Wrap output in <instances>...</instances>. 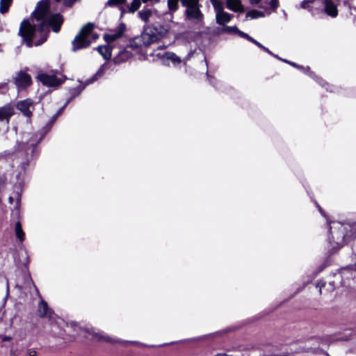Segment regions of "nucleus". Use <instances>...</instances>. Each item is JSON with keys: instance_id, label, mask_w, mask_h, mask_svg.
Segmentation results:
<instances>
[{"instance_id": "10", "label": "nucleus", "mask_w": 356, "mask_h": 356, "mask_svg": "<svg viewBox=\"0 0 356 356\" xmlns=\"http://www.w3.org/2000/svg\"><path fill=\"white\" fill-rule=\"evenodd\" d=\"M38 314L40 318H46L51 320L53 318L54 312L48 307L47 303L44 300H41L38 305Z\"/></svg>"}, {"instance_id": "12", "label": "nucleus", "mask_w": 356, "mask_h": 356, "mask_svg": "<svg viewBox=\"0 0 356 356\" xmlns=\"http://www.w3.org/2000/svg\"><path fill=\"white\" fill-rule=\"evenodd\" d=\"M134 56L136 55L134 54V51H132L130 48H129V45H127L123 50L118 53L114 59L115 63L124 62Z\"/></svg>"}, {"instance_id": "13", "label": "nucleus", "mask_w": 356, "mask_h": 356, "mask_svg": "<svg viewBox=\"0 0 356 356\" xmlns=\"http://www.w3.org/2000/svg\"><path fill=\"white\" fill-rule=\"evenodd\" d=\"M325 13L332 17H335L338 15V10L336 3L334 0H324Z\"/></svg>"}, {"instance_id": "1", "label": "nucleus", "mask_w": 356, "mask_h": 356, "mask_svg": "<svg viewBox=\"0 0 356 356\" xmlns=\"http://www.w3.org/2000/svg\"><path fill=\"white\" fill-rule=\"evenodd\" d=\"M31 20L33 25L24 20L19 29V33L29 47L42 44L47 39L49 27L58 33L63 22L60 14L51 12L48 0H42L38 3Z\"/></svg>"}, {"instance_id": "19", "label": "nucleus", "mask_w": 356, "mask_h": 356, "mask_svg": "<svg viewBox=\"0 0 356 356\" xmlns=\"http://www.w3.org/2000/svg\"><path fill=\"white\" fill-rule=\"evenodd\" d=\"M112 47L108 44L106 46H99L97 48L98 52L103 56L106 60H108L111 57Z\"/></svg>"}, {"instance_id": "20", "label": "nucleus", "mask_w": 356, "mask_h": 356, "mask_svg": "<svg viewBox=\"0 0 356 356\" xmlns=\"http://www.w3.org/2000/svg\"><path fill=\"white\" fill-rule=\"evenodd\" d=\"M15 196H16V201H15V206L11 211V216L13 218L18 219L20 216L19 206H20L21 196L18 193H17L15 194Z\"/></svg>"}, {"instance_id": "5", "label": "nucleus", "mask_w": 356, "mask_h": 356, "mask_svg": "<svg viewBox=\"0 0 356 356\" xmlns=\"http://www.w3.org/2000/svg\"><path fill=\"white\" fill-rule=\"evenodd\" d=\"M168 28L165 25L150 24L144 27L141 36L149 46L166 36Z\"/></svg>"}, {"instance_id": "24", "label": "nucleus", "mask_w": 356, "mask_h": 356, "mask_svg": "<svg viewBox=\"0 0 356 356\" xmlns=\"http://www.w3.org/2000/svg\"><path fill=\"white\" fill-rule=\"evenodd\" d=\"M106 67H107V66H106V64L102 65V67L97 71V72L94 76V77L92 79H89V80L87 81V84H90V83H92L93 81L97 80L98 79V77L102 76L104 72V71L106 70Z\"/></svg>"}, {"instance_id": "38", "label": "nucleus", "mask_w": 356, "mask_h": 356, "mask_svg": "<svg viewBox=\"0 0 356 356\" xmlns=\"http://www.w3.org/2000/svg\"><path fill=\"white\" fill-rule=\"evenodd\" d=\"M28 164H29L28 161H25L22 162L21 163V168H22V169L24 170L26 169V166L28 165Z\"/></svg>"}, {"instance_id": "7", "label": "nucleus", "mask_w": 356, "mask_h": 356, "mask_svg": "<svg viewBox=\"0 0 356 356\" xmlns=\"http://www.w3.org/2000/svg\"><path fill=\"white\" fill-rule=\"evenodd\" d=\"M37 78L44 86L48 87H58L64 81L63 77H58L52 73H40Z\"/></svg>"}, {"instance_id": "37", "label": "nucleus", "mask_w": 356, "mask_h": 356, "mask_svg": "<svg viewBox=\"0 0 356 356\" xmlns=\"http://www.w3.org/2000/svg\"><path fill=\"white\" fill-rule=\"evenodd\" d=\"M263 50H264L265 51H266L267 53H268L270 55H273V56H275V58H278V59H281L277 55H275L271 51H270L268 48L265 47L264 48H262Z\"/></svg>"}, {"instance_id": "31", "label": "nucleus", "mask_w": 356, "mask_h": 356, "mask_svg": "<svg viewBox=\"0 0 356 356\" xmlns=\"http://www.w3.org/2000/svg\"><path fill=\"white\" fill-rule=\"evenodd\" d=\"M314 0H304L301 3V8L303 9L309 8V5L313 3Z\"/></svg>"}, {"instance_id": "42", "label": "nucleus", "mask_w": 356, "mask_h": 356, "mask_svg": "<svg viewBox=\"0 0 356 356\" xmlns=\"http://www.w3.org/2000/svg\"><path fill=\"white\" fill-rule=\"evenodd\" d=\"M10 339H11V338H10V337H4L3 338V341H10Z\"/></svg>"}, {"instance_id": "50", "label": "nucleus", "mask_w": 356, "mask_h": 356, "mask_svg": "<svg viewBox=\"0 0 356 356\" xmlns=\"http://www.w3.org/2000/svg\"><path fill=\"white\" fill-rule=\"evenodd\" d=\"M60 0H56V1H59Z\"/></svg>"}, {"instance_id": "34", "label": "nucleus", "mask_w": 356, "mask_h": 356, "mask_svg": "<svg viewBox=\"0 0 356 356\" xmlns=\"http://www.w3.org/2000/svg\"><path fill=\"white\" fill-rule=\"evenodd\" d=\"M26 355L27 356H36L37 355V351L34 348H30L26 350Z\"/></svg>"}, {"instance_id": "41", "label": "nucleus", "mask_w": 356, "mask_h": 356, "mask_svg": "<svg viewBox=\"0 0 356 356\" xmlns=\"http://www.w3.org/2000/svg\"><path fill=\"white\" fill-rule=\"evenodd\" d=\"M250 1L252 4H257L260 1V0H250Z\"/></svg>"}, {"instance_id": "2", "label": "nucleus", "mask_w": 356, "mask_h": 356, "mask_svg": "<svg viewBox=\"0 0 356 356\" xmlns=\"http://www.w3.org/2000/svg\"><path fill=\"white\" fill-rule=\"evenodd\" d=\"M353 225L350 222L332 221L330 224L329 243L332 249L338 250L346 243V238L353 235Z\"/></svg>"}, {"instance_id": "48", "label": "nucleus", "mask_w": 356, "mask_h": 356, "mask_svg": "<svg viewBox=\"0 0 356 356\" xmlns=\"http://www.w3.org/2000/svg\"><path fill=\"white\" fill-rule=\"evenodd\" d=\"M35 290H36L37 293L39 294L38 289L37 288H35Z\"/></svg>"}, {"instance_id": "16", "label": "nucleus", "mask_w": 356, "mask_h": 356, "mask_svg": "<svg viewBox=\"0 0 356 356\" xmlns=\"http://www.w3.org/2000/svg\"><path fill=\"white\" fill-rule=\"evenodd\" d=\"M233 17V15L225 12L221 11L220 13L216 15V23L219 25H225V24L229 22Z\"/></svg>"}, {"instance_id": "9", "label": "nucleus", "mask_w": 356, "mask_h": 356, "mask_svg": "<svg viewBox=\"0 0 356 356\" xmlns=\"http://www.w3.org/2000/svg\"><path fill=\"white\" fill-rule=\"evenodd\" d=\"M125 26L124 24L119 25L115 29L111 30L104 35L105 41L111 45L112 42L121 38L124 33Z\"/></svg>"}, {"instance_id": "27", "label": "nucleus", "mask_w": 356, "mask_h": 356, "mask_svg": "<svg viewBox=\"0 0 356 356\" xmlns=\"http://www.w3.org/2000/svg\"><path fill=\"white\" fill-rule=\"evenodd\" d=\"M126 0H108L105 6L106 7H114L122 4H124Z\"/></svg>"}, {"instance_id": "47", "label": "nucleus", "mask_w": 356, "mask_h": 356, "mask_svg": "<svg viewBox=\"0 0 356 356\" xmlns=\"http://www.w3.org/2000/svg\"><path fill=\"white\" fill-rule=\"evenodd\" d=\"M319 211H321V213H323V212L321 208H319Z\"/></svg>"}, {"instance_id": "40", "label": "nucleus", "mask_w": 356, "mask_h": 356, "mask_svg": "<svg viewBox=\"0 0 356 356\" xmlns=\"http://www.w3.org/2000/svg\"><path fill=\"white\" fill-rule=\"evenodd\" d=\"M15 198L16 199V196L15 195V197H13V196L9 197V198H8L9 203L12 204L13 203V202H14V199Z\"/></svg>"}, {"instance_id": "45", "label": "nucleus", "mask_w": 356, "mask_h": 356, "mask_svg": "<svg viewBox=\"0 0 356 356\" xmlns=\"http://www.w3.org/2000/svg\"><path fill=\"white\" fill-rule=\"evenodd\" d=\"M127 343H136V341H127Z\"/></svg>"}, {"instance_id": "49", "label": "nucleus", "mask_w": 356, "mask_h": 356, "mask_svg": "<svg viewBox=\"0 0 356 356\" xmlns=\"http://www.w3.org/2000/svg\"><path fill=\"white\" fill-rule=\"evenodd\" d=\"M209 82H211V83H213V82H212V79H209Z\"/></svg>"}, {"instance_id": "22", "label": "nucleus", "mask_w": 356, "mask_h": 356, "mask_svg": "<svg viewBox=\"0 0 356 356\" xmlns=\"http://www.w3.org/2000/svg\"><path fill=\"white\" fill-rule=\"evenodd\" d=\"M264 17H265V12L257 10H252L246 13V17L252 19Z\"/></svg>"}, {"instance_id": "26", "label": "nucleus", "mask_w": 356, "mask_h": 356, "mask_svg": "<svg viewBox=\"0 0 356 356\" xmlns=\"http://www.w3.org/2000/svg\"><path fill=\"white\" fill-rule=\"evenodd\" d=\"M141 0H133L129 6V10L130 13H134L136 11L140 6Z\"/></svg>"}, {"instance_id": "30", "label": "nucleus", "mask_w": 356, "mask_h": 356, "mask_svg": "<svg viewBox=\"0 0 356 356\" xmlns=\"http://www.w3.org/2000/svg\"><path fill=\"white\" fill-rule=\"evenodd\" d=\"M13 152L10 150L5 151L3 153L0 154V159L1 158L10 159L13 156Z\"/></svg>"}, {"instance_id": "46", "label": "nucleus", "mask_w": 356, "mask_h": 356, "mask_svg": "<svg viewBox=\"0 0 356 356\" xmlns=\"http://www.w3.org/2000/svg\"><path fill=\"white\" fill-rule=\"evenodd\" d=\"M8 290H9V286H8V283H7V292H8Z\"/></svg>"}, {"instance_id": "15", "label": "nucleus", "mask_w": 356, "mask_h": 356, "mask_svg": "<svg viewBox=\"0 0 356 356\" xmlns=\"http://www.w3.org/2000/svg\"><path fill=\"white\" fill-rule=\"evenodd\" d=\"M154 55L159 58L162 59H166L168 60H171L174 65H177L181 63V59L173 52L165 51L163 53H154Z\"/></svg>"}, {"instance_id": "18", "label": "nucleus", "mask_w": 356, "mask_h": 356, "mask_svg": "<svg viewBox=\"0 0 356 356\" xmlns=\"http://www.w3.org/2000/svg\"><path fill=\"white\" fill-rule=\"evenodd\" d=\"M227 7L234 12L244 11L241 2L239 0H227Z\"/></svg>"}, {"instance_id": "25", "label": "nucleus", "mask_w": 356, "mask_h": 356, "mask_svg": "<svg viewBox=\"0 0 356 356\" xmlns=\"http://www.w3.org/2000/svg\"><path fill=\"white\" fill-rule=\"evenodd\" d=\"M211 4L216 12V15L224 10L222 3L218 0H211Z\"/></svg>"}, {"instance_id": "4", "label": "nucleus", "mask_w": 356, "mask_h": 356, "mask_svg": "<svg viewBox=\"0 0 356 356\" xmlns=\"http://www.w3.org/2000/svg\"><path fill=\"white\" fill-rule=\"evenodd\" d=\"M183 6L186 7L185 15L187 21L200 26L204 22V15L200 10L199 0H183Z\"/></svg>"}, {"instance_id": "36", "label": "nucleus", "mask_w": 356, "mask_h": 356, "mask_svg": "<svg viewBox=\"0 0 356 356\" xmlns=\"http://www.w3.org/2000/svg\"><path fill=\"white\" fill-rule=\"evenodd\" d=\"M282 60L284 62L290 64L291 65H292V66H293V67H297V68H298V69H302V67L298 66L296 63H293V62H290V61H289V60H284V59H282Z\"/></svg>"}, {"instance_id": "35", "label": "nucleus", "mask_w": 356, "mask_h": 356, "mask_svg": "<svg viewBox=\"0 0 356 356\" xmlns=\"http://www.w3.org/2000/svg\"><path fill=\"white\" fill-rule=\"evenodd\" d=\"M250 42L254 43V44H256L258 47H259L261 49L264 48V45H262L260 42H259L256 40H254L253 38H250Z\"/></svg>"}, {"instance_id": "17", "label": "nucleus", "mask_w": 356, "mask_h": 356, "mask_svg": "<svg viewBox=\"0 0 356 356\" xmlns=\"http://www.w3.org/2000/svg\"><path fill=\"white\" fill-rule=\"evenodd\" d=\"M13 114L14 108L11 106L0 107V120H8Z\"/></svg>"}, {"instance_id": "14", "label": "nucleus", "mask_w": 356, "mask_h": 356, "mask_svg": "<svg viewBox=\"0 0 356 356\" xmlns=\"http://www.w3.org/2000/svg\"><path fill=\"white\" fill-rule=\"evenodd\" d=\"M158 12L156 10L150 8H145L138 13V17L144 22L147 23L154 15H156Z\"/></svg>"}, {"instance_id": "11", "label": "nucleus", "mask_w": 356, "mask_h": 356, "mask_svg": "<svg viewBox=\"0 0 356 356\" xmlns=\"http://www.w3.org/2000/svg\"><path fill=\"white\" fill-rule=\"evenodd\" d=\"M15 84L20 89L26 88L31 84V78L28 74L20 72L15 79Z\"/></svg>"}, {"instance_id": "23", "label": "nucleus", "mask_w": 356, "mask_h": 356, "mask_svg": "<svg viewBox=\"0 0 356 356\" xmlns=\"http://www.w3.org/2000/svg\"><path fill=\"white\" fill-rule=\"evenodd\" d=\"M12 1H13V0H1L0 1V13L2 14L6 13L8 10Z\"/></svg>"}, {"instance_id": "32", "label": "nucleus", "mask_w": 356, "mask_h": 356, "mask_svg": "<svg viewBox=\"0 0 356 356\" xmlns=\"http://www.w3.org/2000/svg\"><path fill=\"white\" fill-rule=\"evenodd\" d=\"M236 34H238L239 36H241V37H242L243 38L247 39L249 41H250V38H252L251 36H250L247 33L240 31L239 29H238V31H237Z\"/></svg>"}, {"instance_id": "21", "label": "nucleus", "mask_w": 356, "mask_h": 356, "mask_svg": "<svg viewBox=\"0 0 356 356\" xmlns=\"http://www.w3.org/2000/svg\"><path fill=\"white\" fill-rule=\"evenodd\" d=\"M15 232L16 237L20 241L21 243L23 242L25 238V234L22 228V225L19 221L15 222Z\"/></svg>"}, {"instance_id": "29", "label": "nucleus", "mask_w": 356, "mask_h": 356, "mask_svg": "<svg viewBox=\"0 0 356 356\" xmlns=\"http://www.w3.org/2000/svg\"><path fill=\"white\" fill-rule=\"evenodd\" d=\"M223 31L225 33H236L238 31V29L236 26H225L223 28Z\"/></svg>"}, {"instance_id": "6", "label": "nucleus", "mask_w": 356, "mask_h": 356, "mask_svg": "<svg viewBox=\"0 0 356 356\" xmlns=\"http://www.w3.org/2000/svg\"><path fill=\"white\" fill-rule=\"evenodd\" d=\"M128 45L129 48L134 51V54L138 56L139 58L144 56L146 49L149 47L141 35L131 39Z\"/></svg>"}, {"instance_id": "8", "label": "nucleus", "mask_w": 356, "mask_h": 356, "mask_svg": "<svg viewBox=\"0 0 356 356\" xmlns=\"http://www.w3.org/2000/svg\"><path fill=\"white\" fill-rule=\"evenodd\" d=\"M17 109L26 118H31L35 110L33 101L30 99L20 100L16 103Z\"/></svg>"}, {"instance_id": "28", "label": "nucleus", "mask_w": 356, "mask_h": 356, "mask_svg": "<svg viewBox=\"0 0 356 356\" xmlns=\"http://www.w3.org/2000/svg\"><path fill=\"white\" fill-rule=\"evenodd\" d=\"M41 138L42 137L40 138H37V137L31 138V140L27 143V145L29 146L28 149H30L31 152H33L34 146L36 145V144L41 140Z\"/></svg>"}, {"instance_id": "39", "label": "nucleus", "mask_w": 356, "mask_h": 356, "mask_svg": "<svg viewBox=\"0 0 356 356\" xmlns=\"http://www.w3.org/2000/svg\"><path fill=\"white\" fill-rule=\"evenodd\" d=\"M143 3L151 2L152 3H158L159 0H142Z\"/></svg>"}, {"instance_id": "3", "label": "nucleus", "mask_w": 356, "mask_h": 356, "mask_svg": "<svg viewBox=\"0 0 356 356\" xmlns=\"http://www.w3.org/2000/svg\"><path fill=\"white\" fill-rule=\"evenodd\" d=\"M93 28L94 25L88 23L80 30L72 42V51L88 47L93 40L97 38V35L92 33Z\"/></svg>"}, {"instance_id": "43", "label": "nucleus", "mask_w": 356, "mask_h": 356, "mask_svg": "<svg viewBox=\"0 0 356 356\" xmlns=\"http://www.w3.org/2000/svg\"><path fill=\"white\" fill-rule=\"evenodd\" d=\"M65 106V105L63 108H61L58 111V113H57V114H56V117L60 114V113L62 112V111H63V108H64Z\"/></svg>"}, {"instance_id": "44", "label": "nucleus", "mask_w": 356, "mask_h": 356, "mask_svg": "<svg viewBox=\"0 0 356 356\" xmlns=\"http://www.w3.org/2000/svg\"><path fill=\"white\" fill-rule=\"evenodd\" d=\"M105 340H106V341H107L112 342V343H113V342H114V341H113V340L110 339L108 337H106V338L105 339ZM115 342H118V341H115Z\"/></svg>"}, {"instance_id": "33", "label": "nucleus", "mask_w": 356, "mask_h": 356, "mask_svg": "<svg viewBox=\"0 0 356 356\" xmlns=\"http://www.w3.org/2000/svg\"><path fill=\"white\" fill-rule=\"evenodd\" d=\"M270 7L273 10H276L279 6V1L278 0H270Z\"/></svg>"}]
</instances>
